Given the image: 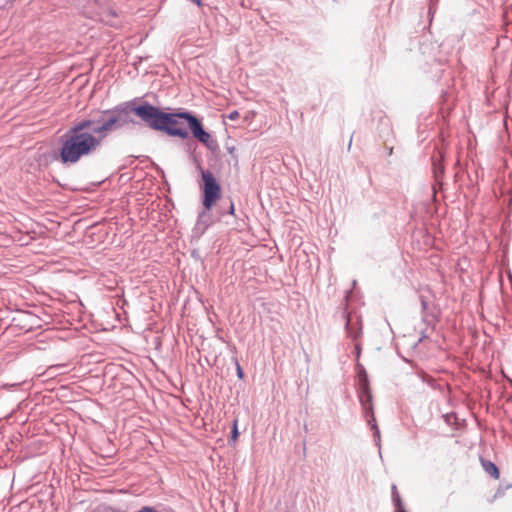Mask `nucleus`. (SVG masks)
<instances>
[{
  "label": "nucleus",
  "mask_w": 512,
  "mask_h": 512,
  "mask_svg": "<svg viewBox=\"0 0 512 512\" xmlns=\"http://www.w3.org/2000/svg\"><path fill=\"white\" fill-rule=\"evenodd\" d=\"M84 120L88 122L90 130L100 138V143L112 131L126 126L113 109L95 111Z\"/></svg>",
  "instance_id": "obj_4"
},
{
  "label": "nucleus",
  "mask_w": 512,
  "mask_h": 512,
  "mask_svg": "<svg viewBox=\"0 0 512 512\" xmlns=\"http://www.w3.org/2000/svg\"><path fill=\"white\" fill-rule=\"evenodd\" d=\"M422 321L427 325H433L438 320L439 309L432 300L430 290L421 291L419 295Z\"/></svg>",
  "instance_id": "obj_6"
},
{
  "label": "nucleus",
  "mask_w": 512,
  "mask_h": 512,
  "mask_svg": "<svg viewBox=\"0 0 512 512\" xmlns=\"http://www.w3.org/2000/svg\"><path fill=\"white\" fill-rule=\"evenodd\" d=\"M150 120L148 126L156 131L166 133L171 137L188 139L189 132L184 126V120L191 130L192 135L204 144L209 150L214 151L218 148L216 140L212 139L210 134L203 128L201 121L189 111L164 112L158 107L153 106L150 109Z\"/></svg>",
  "instance_id": "obj_1"
},
{
  "label": "nucleus",
  "mask_w": 512,
  "mask_h": 512,
  "mask_svg": "<svg viewBox=\"0 0 512 512\" xmlns=\"http://www.w3.org/2000/svg\"><path fill=\"white\" fill-rule=\"evenodd\" d=\"M234 212H235L234 203L232 201H230L229 202V206H228V213L230 215H234Z\"/></svg>",
  "instance_id": "obj_17"
},
{
  "label": "nucleus",
  "mask_w": 512,
  "mask_h": 512,
  "mask_svg": "<svg viewBox=\"0 0 512 512\" xmlns=\"http://www.w3.org/2000/svg\"><path fill=\"white\" fill-rule=\"evenodd\" d=\"M195 4H197L198 6L201 5V0H192Z\"/></svg>",
  "instance_id": "obj_19"
},
{
  "label": "nucleus",
  "mask_w": 512,
  "mask_h": 512,
  "mask_svg": "<svg viewBox=\"0 0 512 512\" xmlns=\"http://www.w3.org/2000/svg\"><path fill=\"white\" fill-rule=\"evenodd\" d=\"M391 494L392 502L394 505V512H407L402 503L401 497L397 491V486L395 484H393L391 487Z\"/></svg>",
  "instance_id": "obj_10"
},
{
  "label": "nucleus",
  "mask_w": 512,
  "mask_h": 512,
  "mask_svg": "<svg viewBox=\"0 0 512 512\" xmlns=\"http://www.w3.org/2000/svg\"><path fill=\"white\" fill-rule=\"evenodd\" d=\"M427 338H428V335L426 334V332L422 331L419 341H422V340L427 339Z\"/></svg>",
  "instance_id": "obj_18"
},
{
  "label": "nucleus",
  "mask_w": 512,
  "mask_h": 512,
  "mask_svg": "<svg viewBox=\"0 0 512 512\" xmlns=\"http://www.w3.org/2000/svg\"><path fill=\"white\" fill-rule=\"evenodd\" d=\"M359 401L361 403L367 424L370 426L371 429H376V427L378 426L376 423V418L373 410L372 395L359 396Z\"/></svg>",
  "instance_id": "obj_7"
},
{
  "label": "nucleus",
  "mask_w": 512,
  "mask_h": 512,
  "mask_svg": "<svg viewBox=\"0 0 512 512\" xmlns=\"http://www.w3.org/2000/svg\"><path fill=\"white\" fill-rule=\"evenodd\" d=\"M361 350H362L361 343L360 342H355V344H354V352H355L357 363L359 362V358H360V355H361Z\"/></svg>",
  "instance_id": "obj_13"
},
{
  "label": "nucleus",
  "mask_w": 512,
  "mask_h": 512,
  "mask_svg": "<svg viewBox=\"0 0 512 512\" xmlns=\"http://www.w3.org/2000/svg\"><path fill=\"white\" fill-rule=\"evenodd\" d=\"M110 14H111L112 16H116V12H115L114 10H111V11H110Z\"/></svg>",
  "instance_id": "obj_20"
},
{
  "label": "nucleus",
  "mask_w": 512,
  "mask_h": 512,
  "mask_svg": "<svg viewBox=\"0 0 512 512\" xmlns=\"http://www.w3.org/2000/svg\"><path fill=\"white\" fill-rule=\"evenodd\" d=\"M232 439H236L239 435V432H238V428H237V421H234V425H233V428H232Z\"/></svg>",
  "instance_id": "obj_15"
},
{
  "label": "nucleus",
  "mask_w": 512,
  "mask_h": 512,
  "mask_svg": "<svg viewBox=\"0 0 512 512\" xmlns=\"http://www.w3.org/2000/svg\"><path fill=\"white\" fill-rule=\"evenodd\" d=\"M372 430H373V436H374V440H375V445L378 447V449H379V456L382 459L380 430H379L378 427H376V429H372Z\"/></svg>",
  "instance_id": "obj_12"
},
{
  "label": "nucleus",
  "mask_w": 512,
  "mask_h": 512,
  "mask_svg": "<svg viewBox=\"0 0 512 512\" xmlns=\"http://www.w3.org/2000/svg\"><path fill=\"white\" fill-rule=\"evenodd\" d=\"M238 116H239L238 111H232V112L229 113L228 118L230 120H235V119L238 118Z\"/></svg>",
  "instance_id": "obj_16"
},
{
  "label": "nucleus",
  "mask_w": 512,
  "mask_h": 512,
  "mask_svg": "<svg viewBox=\"0 0 512 512\" xmlns=\"http://www.w3.org/2000/svg\"><path fill=\"white\" fill-rule=\"evenodd\" d=\"M135 100L127 101L118 104L113 107L114 113L118 115V117L122 118V121L127 126L129 124H135V121L130 117L131 113L137 115L143 122L147 125L150 120V109L153 108L154 105L149 102H143L142 104L135 105Z\"/></svg>",
  "instance_id": "obj_5"
},
{
  "label": "nucleus",
  "mask_w": 512,
  "mask_h": 512,
  "mask_svg": "<svg viewBox=\"0 0 512 512\" xmlns=\"http://www.w3.org/2000/svg\"><path fill=\"white\" fill-rule=\"evenodd\" d=\"M481 462H482V466L486 473H488L494 479L499 478L500 472H499V469L496 466V464H494L490 460H484V459H481Z\"/></svg>",
  "instance_id": "obj_11"
},
{
  "label": "nucleus",
  "mask_w": 512,
  "mask_h": 512,
  "mask_svg": "<svg viewBox=\"0 0 512 512\" xmlns=\"http://www.w3.org/2000/svg\"><path fill=\"white\" fill-rule=\"evenodd\" d=\"M236 370H237V376L238 378L242 379L244 377V372L239 364V362L236 360Z\"/></svg>",
  "instance_id": "obj_14"
},
{
  "label": "nucleus",
  "mask_w": 512,
  "mask_h": 512,
  "mask_svg": "<svg viewBox=\"0 0 512 512\" xmlns=\"http://www.w3.org/2000/svg\"><path fill=\"white\" fill-rule=\"evenodd\" d=\"M197 167L201 173L202 178V205L204 209L199 213L197 218V227L203 231L212 224V215L210 210L217 200L221 198V186L210 170H204L199 163Z\"/></svg>",
  "instance_id": "obj_3"
},
{
  "label": "nucleus",
  "mask_w": 512,
  "mask_h": 512,
  "mask_svg": "<svg viewBox=\"0 0 512 512\" xmlns=\"http://www.w3.org/2000/svg\"><path fill=\"white\" fill-rule=\"evenodd\" d=\"M60 143L59 158L63 164H75L101 145L100 138L90 130L84 119L73 123L61 137Z\"/></svg>",
  "instance_id": "obj_2"
},
{
  "label": "nucleus",
  "mask_w": 512,
  "mask_h": 512,
  "mask_svg": "<svg viewBox=\"0 0 512 512\" xmlns=\"http://www.w3.org/2000/svg\"><path fill=\"white\" fill-rule=\"evenodd\" d=\"M359 396L372 395L369 387L368 375L365 368L358 362Z\"/></svg>",
  "instance_id": "obj_8"
},
{
  "label": "nucleus",
  "mask_w": 512,
  "mask_h": 512,
  "mask_svg": "<svg viewBox=\"0 0 512 512\" xmlns=\"http://www.w3.org/2000/svg\"><path fill=\"white\" fill-rule=\"evenodd\" d=\"M346 332L348 337L354 341L358 342V339L362 335V324L361 321L358 319L356 324L352 322V319L350 317H347L346 321Z\"/></svg>",
  "instance_id": "obj_9"
}]
</instances>
